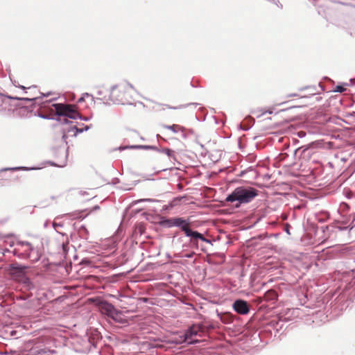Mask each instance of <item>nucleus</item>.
I'll return each instance as SVG.
<instances>
[{
	"label": "nucleus",
	"instance_id": "6",
	"mask_svg": "<svg viewBox=\"0 0 355 355\" xmlns=\"http://www.w3.org/2000/svg\"><path fill=\"white\" fill-rule=\"evenodd\" d=\"M204 332V326L201 324H194L189 327L184 332V340L191 343H193L194 341H189L193 336L199 335L200 333Z\"/></svg>",
	"mask_w": 355,
	"mask_h": 355
},
{
	"label": "nucleus",
	"instance_id": "13",
	"mask_svg": "<svg viewBox=\"0 0 355 355\" xmlns=\"http://www.w3.org/2000/svg\"><path fill=\"white\" fill-rule=\"evenodd\" d=\"M119 150H123L126 149H152L155 150H159V149L154 146L149 145H128V146H121L118 148Z\"/></svg>",
	"mask_w": 355,
	"mask_h": 355
},
{
	"label": "nucleus",
	"instance_id": "17",
	"mask_svg": "<svg viewBox=\"0 0 355 355\" xmlns=\"http://www.w3.org/2000/svg\"><path fill=\"white\" fill-rule=\"evenodd\" d=\"M160 225L165 227H173V218H162L159 222Z\"/></svg>",
	"mask_w": 355,
	"mask_h": 355
},
{
	"label": "nucleus",
	"instance_id": "29",
	"mask_svg": "<svg viewBox=\"0 0 355 355\" xmlns=\"http://www.w3.org/2000/svg\"><path fill=\"white\" fill-rule=\"evenodd\" d=\"M11 169H12V170H15V171H16V170H24V171H27V170H28V168L24 167V166L15 167V168H11Z\"/></svg>",
	"mask_w": 355,
	"mask_h": 355
},
{
	"label": "nucleus",
	"instance_id": "42",
	"mask_svg": "<svg viewBox=\"0 0 355 355\" xmlns=\"http://www.w3.org/2000/svg\"><path fill=\"white\" fill-rule=\"evenodd\" d=\"M13 245V243H10V246L12 247Z\"/></svg>",
	"mask_w": 355,
	"mask_h": 355
},
{
	"label": "nucleus",
	"instance_id": "38",
	"mask_svg": "<svg viewBox=\"0 0 355 355\" xmlns=\"http://www.w3.org/2000/svg\"><path fill=\"white\" fill-rule=\"evenodd\" d=\"M64 154H65V157H67V150L64 151Z\"/></svg>",
	"mask_w": 355,
	"mask_h": 355
},
{
	"label": "nucleus",
	"instance_id": "30",
	"mask_svg": "<svg viewBox=\"0 0 355 355\" xmlns=\"http://www.w3.org/2000/svg\"><path fill=\"white\" fill-rule=\"evenodd\" d=\"M245 173H246L245 171H241L239 174V176H241V177L243 176L245 174Z\"/></svg>",
	"mask_w": 355,
	"mask_h": 355
},
{
	"label": "nucleus",
	"instance_id": "2",
	"mask_svg": "<svg viewBox=\"0 0 355 355\" xmlns=\"http://www.w3.org/2000/svg\"><path fill=\"white\" fill-rule=\"evenodd\" d=\"M131 89H133V87L129 83L120 85H113L110 89L108 98L103 96V98H98L97 99L103 101L105 104H109L108 101L114 104L129 103V101L125 96V93Z\"/></svg>",
	"mask_w": 355,
	"mask_h": 355
},
{
	"label": "nucleus",
	"instance_id": "16",
	"mask_svg": "<svg viewBox=\"0 0 355 355\" xmlns=\"http://www.w3.org/2000/svg\"><path fill=\"white\" fill-rule=\"evenodd\" d=\"M220 320L223 322H225V323H230L232 320L233 321V319H234V317L233 315L232 316L231 314H230L229 313H220L218 314Z\"/></svg>",
	"mask_w": 355,
	"mask_h": 355
},
{
	"label": "nucleus",
	"instance_id": "32",
	"mask_svg": "<svg viewBox=\"0 0 355 355\" xmlns=\"http://www.w3.org/2000/svg\"><path fill=\"white\" fill-rule=\"evenodd\" d=\"M241 128L242 130H243L245 131L249 130V128H250L249 127H242V126Z\"/></svg>",
	"mask_w": 355,
	"mask_h": 355
},
{
	"label": "nucleus",
	"instance_id": "14",
	"mask_svg": "<svg viewBox=\"0 0 355 355\" xmlns=\"http://www.w3.org/2000/svg\"><path fill=\"white\" fill-rule=\"evenodd\" d=\"M189 225V222L180 217L173 218V227H178L183 232V228H187Z\"/></svg>",
	"mask_w": 355,
	"mask_h": 355
},
{
	"label": "nucleus",
	"instance_id": "24",
	"mask_svg": "<svg viewBox=\"0 0 355 355\" xmlns=\"http://www.w3.org/2000/svg\"><path fill=\"white\" fill-rule=\"evenodd\" d=\"M334 91L336 92L341 93V92L345 91V88L343 85H337L336 87V89Z\"/></svg>",
	"mask_w": 355,
	"mask_h": 355
},
{
	"label": "nucleus",
	"instance_id": "33",
	"mask_svg": "<svg viewBox=\"0 0 355 355\" xmlns=\"http://www.w3.org/2000/svg\"><path fill=\"white\" fill-rule=\"evenodd\" d=\"M84 101V96H82V97H80V98L78 99V101L79 103H80V102H82V101Z\"/></svg>",
	"mask_w": 355,
	"mask_h": 355
},
{
	"label": "nucleus",
	"instance_id": "41",
	"mask_svg": "<svg viewBox=\"0 0 355 355\" xmlns=\"http://www.w3.org/2000/svg\"><path fill=\"white\" fill-rule=\"evenodd\" d=\"M345 229H347V227H343V228H342L341 230H345Z\"/></svg>",
	"mask_w": 355,
	"mask_h": 355
},
{
	"label": "nucleus",
	"instance_id": "40",
	"mask_svg": "<svg viewBox=\"0 0 355 355\" xmlns=\"http://www.w3.org/2000/svg\"><path fill=\"white\" fill-rule=\"evenodd\" d=\"M49 95V94L48 93V94H45V95H43V96H48Z\"/></svg>",
	"mask_w": 355,
	"mask_h": 355
},
{
	"label": "nucleus",
	"instance_id": "34",
	"mask_svg": "<svg viewBox=\"0 0 355 355\" xmlns=\"http://www.w3.org/2000/svg\"><path fill=\"white\" fill-rule=\"evenodd\" d=\"M83 96H84V97L90 96V94H88V93H85V94H83ZM91 96H92L91 95Z\"/></svg>",
	"mask_w": 355,
	"mask_h": 355
},
{
	"label": "nucleus",
	"instance_id": "18",
	"mask_svg": "<svg viewBox=\"0 0 355 355\" xmlns=\"http://www.w3.org/2000/svg\"><path fill=\"white\" fill-rule=\"evenodd\" d=\"M91 127H92V125H85L82 128H78L77 126L74 125V126L71 127V128L70 130H69L68 131L70 132L71 130H75L76 131L75 135H76L77 133H82L85 131H87L88 130H89L91 128Z\"/></svg>",
	"mask_w": 355,
	"mask_h": 355
},
{
	"label": "nucleus",
	"instance_id": "36",
	"mask_svg": "<svg viewBox=\"0 0 355 355\" xmlns=\"http://www.w3.org/2000/svg\"><path fill=\"white\" fill-rule=\"evenodd\" d=\"M186 257H187V258H191V254H187V255H186Z\"/></svg>",
	"mask_w": 355,
	"mask_h": 355
},
{
	"label": "nucleus",
	"instance_id": "21",
	"mask_svg": "<svg viewBox=\"0 0 355 355\" xmlns=\"http://www.w3.org/2000/svg\"><path fill=\"white\" fill-rule=\"evenodd\" d=\"M306 89L310 90V94H315L318 92L317 88L315 86L307 87Z\"/></svg>",
	"mask_w": 355,
	"mask_h": 355
},
{
	"label": "nucleus",
	"instance_id": "22",
	"mask_svg": "<svg viewBox=\"0 0 355 355\" xmlns=\"http://www.w3.org/2000/svg\"><path fill=\"white\" fill-rule=\"evenodd\" d=\"M156 201L154 199H151V198H142V199H139L137 201L135 202V203H139V202H155Z\"/></svg>",
	"mask_w": 355,
	"mask_h": 355
},
{
	"label": "nucleus",
	"instance_id": "4",
	"mask_svg": "<svg viewBox=\"0 0 355 355\" xmlns=\"http://www.w3.org/2000/svg\"><path fill=\"white\" fill-rule=\"evenodd\" d=\"M16 245L17 248H15L12 252L14 256L21 259H32L34 262L39 261L40 256L31 243L20 241H17Z\"/></svg>",
	"mask_w": 355,
	"mask_h": 355
},
{
	"label": "nucleus",
	"instance_id": "5",
	"mask_svg": "<svg viewBox=\"0 0 355 355\" xmlns=\"http://www.w3.org/2000/svg\"><path fill=\"white\" fill-rule=\"evenodd\" d=\"M27 268V266L18 263H13L10 265V270L12 275L24 279V283L29 282V279L25 275Z\"/></svg>",
	"mask_w": 355,
	"mask_h": 355
},
{
	"label": "nucleus",
	"instance_id": "39",
	"mask_svg": "<svg viewBox=\"0 0 355 355\" xmlns=\"http://www.w3.org/2000/svg\"><path fill=\"white\" fill-rule=\"evenodd\" d=\"M66 137H67L66 135L64 134L63 136H62V138L65 139Z\"/></svg>",
	"mask_w": 355,
	"mask_h": 355
},
{
	"label": "nucleus",
	"instance_id": "1",
	"mask_svg": "<svg viewBox=\"0 0 355 355\" xmlns=\"http://www.w3.org/2000/svg\"><path fill=\"white\" fill-rule=\"evenodd\" d=\"M259 194V191L250 186H239L236 187L225 198L226 202H236L234 207H240L241 205L248 204L253 200Z\"/></svg>",
	"mask_w": 355,
	"mask_h": 355
},
{
	"label": "nucleus",
	"instance_id": "19",
	"mask_svg": "<svg viewBox=\"0 0 355 355\" xmlns=\"http://www.w3.org/2000/svg\"><path fill=\"white\" fill-rule=\"evenodd\" d=\"M158 151L165 153L168 157H174V151L170 148H163L162 150H159Z\"/></svg>",
	"mask_w": 355,
	"mask_h": 355
},
{
	"label": "nucleus",
	"instance_id": "12",
	"mask_svg": "<svg viewBox=\"0 0 355 355\" xmlns=\"http://www.w3.org/2000/svg\"><path fill=\"white\" fill-rule=\"evenodd\" d=\"M163 128L165 129H168L171 130L173 133H178L181 132V135L183 138L187 137V135L185 133V128L178 125V124H173V125H163Z\"/></svg>",
	"mask_w": 355,
	"mask_h": 355
},
{
	"label": "nucleus",
	"instance_id": "26",
	"mask_svg": "<svg viewBox=\"0 0 355 355\" xmlns=\"http://www.w3.org/2000/svg\"><path fill=\"white\" fill-rule=\"evenodd\" d=\"M291 225L288 224V223H286L284 227V231L288 234H291L290 233V229H291Z\"/></svg>",
	"mask_w": 355,
	"mask_h": 355
},
{
	"label": "nucleus",
	"instance_id": "9",
	"mask_svg": "<svg viewBox=\"0 0 355 355\" xmlns=\"http://www.w3.org/2000/svg\"><path fill=\"white\" fill-rule=\"evenodd\" d=\"M46 105H44V107H46L49 110V113L48 114H44L42 112H39L37 116L42 119H53V120H57L60 121V123H63V119H61V116H58L55 115V110L52 105L53 103H51V101L46 102Z\"/></svg>",
	"mask_w": 355,
	"mask_h": 355
},
{
	"label": "nucleus",
	"instance_id": "7",
	"mask_svg": "<svg viewBox=\"0 0 355 355\" xmlns=\"http://www.w3.org/2000/svg\"><path fill=\"white\" fill-rule=\"evenodd\" d=\"M37 99H38V98H37V97H35V98H25V97L19 98V97H12L10 96L2 95L0 98V101L1 102L0 110H5L6 109L10 110V108H8L7 107V105H10V102L12 100V101L31 102V101H35Z\"/></svg>",
	"mask_w": 355,
	"mask_h": 355
},
{
	"label": "nucleus",
	"instance_id": "37",
	"mask_svg": "<svg viewBox=\"0 0 355 355\" xmlns=\"http://www.w3.org/2000/svg\"><path fill=\"white\" fill-rule=\"evenodd\" d=\"M19 87H20V88H21V89H26V87H25L24 86H22V85H21Z\"/></svg>",
	"mask_w": 355,
	"mask_h": 355
},
{
	"label": "nucleus",
	"instance_id": "8",
	"mask_svg": "<svg viewBox=\"0 0 355 355\" xmlns=\"http://www.w3.org/2000/svg\"><path fill=\"white\" fill-rule=\"evenodd\" d=\"M232 308L235 312L241 315H246L250 310L248 302L242 299L236 300L233 302Z\"/></svg>",
	"mask_w": 355,
	"mask_h": 355
},
{
	"label": "nucleus",
	"instance_id": "31",
	"mask_svg": "<svg viewBox=\"0 0 355 355\" xmlns=\"http://www.w3.org/2000/svg\"><path fill=\"white\" fill-rule=\"evenodd\" d=\"M103 91H102V90H98V91L97 92V94H98V96H102V95H103Z\"/></svg>",
	"mask_w": 355,
	"mask_h": 355
},
{
	"label": "nucleus",
	"instance_id": "28",
	"mask_svg": "<svg viewBox=\"0 0 355 355\" xmlns=\"http://www.w3.org/2000/svg\"><path fill=\"white\" fill-rule=\"evenodd\" d=\"M190 104H187V105H181L178 107H169V108L171 109H181V108H184V107H187V106H189Z\"/></svg>",
	"mask_w": 355,
	"mask_h": 355
},
{
	"label": "nucleus",
	"instance_id": "10",
	"mask_svg": "<svg viewBox=\"0 0 355 355\" xmlns=\"http://www.w3.org/2000/svg\"><path fill=\"white\" fill-rule=\"evenodd\" d=\"M101 309L103 313L110 317L114 318V315L117 314V311L115 307L109 302H103L101 305Z\"/></svg>",
	"mask_w": 355,
	"mask_h": 355
},
{
	"label": "nucleus",
	"instance_id": "20",
	"mask_svg": "<svg viewBox=\"0 0 355 355\" xmlns=\"http://www.w3.org/2000/svg\"><path fill=\"white\" fill-rule=\"evenodd\" d=\"M321 215H322V218L318 217V221H320V222H324L329 217V214L327 212H322V213H321Z\"/></svg>",
	"mask_w": 355,
	"mask_h": 355
},
{
	"label": "nucleus",
	"instance_id": "3",
	"mask_svg": "<svg viewBox=\"0 0 355 355\" xmlns=\"http://www.w3.org/2000/svg\"><path fill=\"white\" fill-rule=\"evenodd\" d=\"M52 106L55 107V115L58 116H63V123L67 124L69 123L68 119H79L83 121H87L90 117L83 116L76 110L74 105L67 103H58L53 104Z\"/></svg>",
	"mask_w": 355,
	"mask_h": 355
},
{
	"label": "nucleus",
	"instance_id": "35",
	"mask_svg": "<svg viewBox=\"0 0 355 355\" xmlns=\"http://www.w3.org/2000/svg\"><path fill=\"white\" fill-rule=\"evenodd\" d=\"M289 96H297V94H290Z\"/></svg>",
	"mask_w": 355,
	"mask_h": 355
},
{
	"label": "nucleus",
	"instance_id": "11",
	"mask_svg": "<svg viewBox=\"0 0 355 355\" xmlns=\"http://www.w3.org/2000/svg\"><path fill=\"white\" fill-rule=\"evenodd\" d=\"M183 232L184 233L186 236L190 238V241L193 243L199 240V238L201 235V233L191 229L189 225L187 228H183Z\"/></svg>",
	"mask_w": 355,
	"mask_h": 355
},
{
	"label": "nucleus",
	"instance_id": "25",
	"mask_svg": "<svg viewBox=\"0 0 355 355\" xmlns=\"http://www.w3.org/2000/svg\"><path fill=\"white\" fill-rule=\"evenodd\" d=\"M199 240L203 241V242H205L207 243H211V241L207 238H205L203 234H201L200 238H199Z\"/></svg>",
	"mask_w": 355,
	"mask_h": 355
},
{
	"label": "nucleus",
	"instance_id": "15",
	"mask_svg": "<svg viewBox=\"0 0 355 355\" xmlns=\"http://www.w3.org/2000/svg\"><path fill=\"white\" fill-rule=\"evenodd\" d=\"M278 297V295L275 290H268L264 293V299L268 302H275Z\"/></svg>",
	"mask_w": 355,
	"mask_h": 355
},
{
	"label": "nucleus",
	"instance_id": "27",
	"mask_svg": "<svg viewBox=\"0 0 355 355\" xmlns=\"http://www.w3.org/2000/svg\"><path fill=\"white\" fill-rule=\"evenodd\" d=\"M79 232L80 234H83V233L87 234L88 233L87 228L84 225L80 227Z\"/></svg>",
	"mask_w": 355,
	"mask_h": 355
},
{
	"label": "nucleus",
	"instance_id": "23",
	"mask_svg": "<svg viewBox=\"0 0 355 355\" xmlns=\"http://www.w3.org/2000/svg\"><path fill=\"white\" fill-rule=\"evenodd\" d=\"M53 228L56 230V232H57L58 233L61 234V232H60L58 230V227H62V224L54 222V223H53ZM62 235H64V234H62Z\"/></svg>",
	"mask_w": 355,
	"mask_h": 355
}]
</instances>
